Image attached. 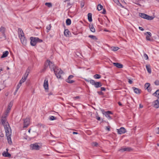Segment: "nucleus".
<instances>
[{"label":"nucleus","instance_id":"obj_10","mask_svg":"<svg viewBox=\"0 0 159 159\" xmlns=\"http://www.w3.org/2000/svg\"><path fill=\"white\" fill-rule=\"evenodd\" d=\"M117 131L118 134H121L125 133L126 130L124 128L121 127L120 129H117Z\"/></svg>","mask_w":159,"mask_h":159},{"label":"nucleus","instance_id":"obj_9","mask_svg":"<svg viewBox=\"0 0 159 159\" xmlns=\"http://www.w3.org/2000/svg\"><path fill=\"white\" fill-rule=\"evenodd\" d=\"M12 106V103L11 102L9 104L8 106V108H7V110H6V112H5V115H6V116H5L4 117H2V118L1 119L3 118L4 117H5V118H6V116L9 113L10 111V110L11 109V107Z\"/></svg>","mask_w":159,"mask_h":159},{"label":"nucleus","instance_id":"obj_35","mask_svg":"<svg viewBox=\"0 0 159 159\" xmlns=\"http://www.w3.org/2000/svg\"><path fill=\"white\" fill-rule=\"evenodd\" d=\"M45 5L49 7H52V3L50 2H46L45 3Z\"/></svg>","mask_w":159,"mask_h":159},{"label":"nucleus","instance_id":"obj_6","mask_svg":"<svg viewBox=\"0 0 159 159\" xmlns=\"http://www.w3.org/2000/svg\"><path fill=\"white\" fill-rule=\"evenodd\" d=\"M30 72V70L29 68H28L26 70V72L25 74L24 77H23L21 80L22 82H24L25 81Z\"/></svg>","mask_w":159,"mask_h":159},{"label":"nucleus","instance_id":"obj_60","mask_svg":"<svg viewBox=\"0 0 159 159\" xmlns=\"http://www.w3.org/2000/svg\"><path fill=\"white\" fill-rule=\"evenodd\" d=\"M85 80L87 82H90V80H89L85 79Z\"/></svg>","mask_w":159,"mask_h":159},{"label":"nucleus","instance_id":"obj_32","mask_svg":"<svg viewBox=\"0 0 159 159\" xmlns=\"http://www.w3.org/2000/svg\"><path fill=\"white\" fill-rule=\"evenodd\" d=\"M103 6L101 4H99L98 5L97 9L98 11L101 10Z\"/></svg>","mask_w":159,"mask_h":159},{"label":"nucleus","instance_id":"obj_12","mask_svg":"<svg viewBox=\"0 0 159 159\" xmlns=\"http://www.w3.org/2000/svg\"><path fill=\"white\" fill-rule=\"evenodd\" d=\"M74 76L72 75H70L69 76L67 79H66V81L69 83L71 84L74 82V81L71 79L73 78Z\"/></svg>","mask_w":159,"mask_h":159},{"label":"nucleus","instance_id":"obj_45","mask_svg":"<svg viewBox=\"0 0 159 159\" xmlns=\"http://www.w3.org/2000/svg\"><path fill=\"white\" fill-rule=\"evenodd\" d=\"M21 86V85L19 84H18L17 85V87H16V89H17V90H18L19 89V88H20V86Z\"/></svg>","mask_w":159,"mask_h":159},{"label":"nucleus","instance_id":"obj_47","mask_svg":"<svg viewBox=\"0 0 159 159\" xmlns=\"http://www.w3.org/2000/svg\"><path fill=\"white\" fill-rule=\"evenodd\" d=\"M156 131L157 133L159 134V128H157L156 129Z\"/></svg>","mask_w":159,"mask_h":159},{"label":"nucleus","instance_id":"obj_26","mask_svg":"<svg viewBox=\"0 0 159 159\" xmlns=\"http://www.w3.org/2000/svg\"><path fill=\"white\" fill-rule=\"evenodd\" d=\"M146 66L148 72L150 74L151 73V70L150 65H147Z\"/></svg>","mask_w":159,"mask_h":159},{"label":"nucleus","instance_id":"obj_56","mask_svg":"<svg viewBox=\"0 0 159 159\" xmlns=\"http://www.w3.org/2000/svg\"><path fill=\"white\" fill-rule=\"evenodd\" d=\"M118 103L119 106H121L122 105V104L120 102H118Z\"/></svg>","mask_w":159,"mask_h":159},{"label":"nucleus","instance_id":"obj_4","mask_svg":"<svg viewBox=\"0 0 159 159\" xmlns=\"http://www.w3.org/2000/svg\"><path fill=\"white\" fill-rule=\"evenodd\" d=\"M139 15V16L142 18L148 20H151L153 19V17L152 16H150L143 13H140Z\"/></svg>","mask_w":159,"mask_h":159},{"label":"nucleus","instance_id":"obj_42","mask_svg":"<svg viewBox=\"0 0 159 159\" xmlns=\"http://www.w3.org/2000/svg\"><path fill=\"white\" fill-rule=\"evenodd\" d=\"M144 57L145 58L146 60H148V56L146 53H144L143 55Z\"/></svg>","mask_w":159,"mask_h":159},{"label":"nucleus","instance_id":"obj_62","mask_svg":"<svg viewBox=\"0 0 159 159\" xmlns=\"http://www.w3.org/2000/svg\"><path fill=\"white\" fill-rule=\"evenodd\" d=\"M67 5H68V7H69V6H70L71 4H70V3H67Z\"/></svg>","mask_w":159,"mask_h":159},{"label":"nucleus","instance_id":"obj_31","mask_svg":"<svg viewBox=\"0 0 159 159\" xmlns=\"http://www.w3.org/2000/svg\"><path fill=\"white\" fill-rule=\"evenodd\" d=\"M66 23L67 25H70L71 23V20L70 19H67L66 20Z\"/></svg>","mask_w":159,"mask_h":159},{"label":"nucleus","instance_id":"obj_15","mask_svg":"<svg viewBox=\"0 0 159 159\" xmlns=\"http://www.w3.org/2000/svg\"><path fill=\"white\" fill-rule=\"evenodd\" d=\"M147 34H148L146 35V39L148 41H151L152 39L150 38L152 35L151 33L150 32H146V33H145V34L146 35Z\"/></svg>","mask_w":159,"mask_h":159},{"label":"nucleus","instance_id":"obj_19","mask_svg":"<svg viewBox=\"0 0 159 159\" xmlns=\"http://www.w3.org/2000/svg\"><path fill=\"white\" fill-rule=\"evenodd\" d=\"M113 64L115 66L119 68H121L123 67V65L118 63H113Z\"/></svg>","mask_w":159,"mask_h":159},{"label":"nucleus","instance_id":"obj_38","mask_svg":"<svg viewBox=\"0 0 159 159\" xmlns=\"http://www.w3.org/2000/svg\"><path fill=\"white\" fill-rule=\"evenodd\" d=\"M56 119V118L53 116H51L50 117V120H55Z\"/></svg>","mask_w":159,"mask_h":159},{"label":"nucleus","instance_id":"obj_55","mask_svg":"<svg viewBox=\"0 0 159 159\" xmlns=\"http://www.w3.org/2000/svg\"><path fill=\"white\" fill-rule=\"evenodd\" d=\"M23 83V82H22V81H21V80H20V82H19V84H20V85H21V84H22Z\"/></svg>","mask_w":159,"mask_h":159},{"label":"nucleus","instance_id":"obj_46","mask_svg":"<svg viewBox=\"0 0 159 159\" xmlns=\"http://www.w3.org/2000/svg\"><path fill=\"white\" fill-rule=\"evenodd\" d=\"M106 116L109 119H111V117L109 115H106Z\"/></svg>","mask_w":159,"mask_h":159},{"label":"nucleus","instance_id":"obj_57","mask_svg":"<svg viewBox=\"0 0 159 159\" xmlns=\"http://www.w3.org/2000/svg\"><path fill=\"white\" fill-rule=\"evenodd\" d=\"M18 90H17V89L15 91L14 93V95H15L16 94V93L17 92Z\"/></svg>","mask_w":159,"mask_h":159},{"label":"nucleus","instance_id":"obj_20","mask_svg":"<svg viewBox=\"0 0 159 159\" xmlns=\"http://www.w3.org/2000/svg\"><path fill=\"white\" fill-rule=\"evenodd\" d=\"M5 28L3 26H1L0 28V32H1L2 33L3 36L4 37H6L5 34Z\"/></svg>","mask_w":159,"mask_h":159},{"label":"nucleus","instance_id":"obj_28","mask_svg":"<svg viewBox=\"0 0 159 159\" xmlns=\"http://www.w3.org/2000/svg\"><path fill=\"white\" fill-rule=\"evenodd\" d=\"M88 19L89 22L92 21V14L91 13H89L88 14Z\"/></svg>","mask_w":159,"mask_h":159},{"label":"nucleus","instance_id":"obj_17","mask_svg":"<svg viewBox=\"0 0 159 159\" xmlns=\"http://www.w3.org/2000/svg\"><path fill=\"white\" fill-rule=\"evenodd\" d=\"M154 107L156 108H158L159 107V100H157L153 102Z\"/></svg>","mask_w":159,"mask_h":159},{"label":"nucleus","instance_id":"obj_49","mask_svg":"<svg viewBox=\"0 0 159 159\" xmlns=\"http://www.w3.org/2000/svg\"><path fill=\"white\" fill-rule=\"evenodd\" d=\"M101 89L102 91H105L106 90V89L104 87H101Z\"/></svg>","mask_w":159,"mask_h":159},{"label":"nucleus","instance_id":"obj_34","mask_svg":"<svg viewBox=\"0 0 159 159\" xmlns=\"http://www.w3.org/2000/svg\"><path fill=\"white\" fill-rule=\"evenodd\" d=\"M89 37L92 39H93L97 40V38L95 36L93 35H89L88 36Z\"/></svg>","mask_w":159,"mask_h":159},{"label":"nucleus","instance_id":"obj_44","mask_svg":"<svg viewBox=\"0 0 159 159\" xmlns=\"http://www.w3.org/2000/svg\"><path fill=\"white\" fill-rule=\"evenodd\" d=\"M0 136L1 137H3L4 136V134L1 131H0Z\"/></svg>","mask_w":159,"mask_h":159},{"label":"nucleus","instance_id":"obj_27","mask_svg":"<svg viewBox=\"0 0 159 159\" xmlns=\"http://www.w3.org/2000/svg\"><path fill=\"white\" fill-rule=\"evenodd\" d=\"M153 95L159 98V89L157 90L153 94Z\"/></svg>","mask_w":159,"mask_h":159},{"label":"nucleus","instance_id":"obj_1","mask_svg":"<svg viewBox=\"0 0 159 159\" xmlns=\"http://www.w3.org/2000/svg\"><path fill=\"white\" fill-rule=\"evenodd\" d=\"M1 121L4 126L6 132V135L7 137L8 142V143L11 144L12 143L11 138V128L8 122H7V120H6L5 117L1 119Z\"/></svg>","mask_w":159,"mask_h":159},{"label":"nucleus","instance_id":"obj_3","mask_svg":"<svg viewBox=\"0 0 159 159\" xmlns=\"http://www.w3.org/2000/svg\"><path fill=\"white\" fill-rule=\"evenodd\" d=\"M54 73L58 78H60L61 75L63 73V71L60 68L57 67H55V69H54Z\"/></svg>","mask_w":159,"mask_h":159},{"label":"nucleus","instance_id":"obj_43","mask_svg":"<svg viewBox=\"0 0 159 159\" xmlns=\"http://www.w3.org/2000/svg\"><path fill=\"white\" fill-rule=\"evenodd\" d=\"M154 83L156 85H159V80H157L154 82Z\"/></svg>","mask_w":159,"mask_h":159},{"label":"nucleus","instance_id":"obj_36","mask_svg":"<svg viewBox=\"0 0 159 159\" xmlns=\"http://www.w3.org/2000/svg\"><path fill=\"white\" fill-rule=\"evenodd\" d=\"M84 3H85V2L84 0H83L81 1V4H81L80 7L81 8H83L84 7Z\"/></svg>","mask_w":159,"mask_h":159},{"label":"nucleus","instance_id":"obj_39","mask_svg":"<svg viewBox=\"0 0 159 159\" xmlns=\"http://www.w3.org/2000/svg\"><path fill=\"white\" fill-rule=\"evenodd\" d=\"M95 81L93 80H90V83L92 85H94Z\"/></svg>","mask_w":159,"mask_h":159},{"label":"nucleus","instance_id":"obj_53","mask_svg":"<svg viewBox=\"0 0 159 159\" xmlns=\"http://www.w3.org/2000/svg\"><path fill=\"white\" fill-rule=\"evenodd\" d=\"M139 29L140 30H142V31H143L144 30V29H143L142 28V27H139Z\"/></svg>","mask_w":159,"mask_h":159},{"label":"nucleus","instance_id":"obj_25","mask_svg":"<svg viewBox=\"0 0 159 159\" xmlns=\"http://www.w3.org/2000/svg\"><path fill=\"white\" fill-rule=\"evenodd\" d=\"M133 89L134 90V92L137 94H139L140 93V89L138 88L135 87H133Z\"/></svg>","mask_w":159,"mask_h":159},{"label":"nucleus","instance_id":"obj_40","mask_svg":"<svg viewBox=\"0 0 159 159\" xmlns=\"http://www.w3.org/2000/svg\"><path fill=\"white\" fill-rule=\"evenodd\" d=\"M105 115H108L110 114H112V113L110 111H107L105 112Z\"/></svg>","mask_w":159,"mask_h":159},{"label":"nucleus","instance_id":"obj_18","mask_svg":"<svg viewBox=\"0 0 159 159\" xmlns=\"http://www.w3.org/2000/svg\"><path fill=\"white\" fill-rule=\"evenodd\" d=\"M2 156L4 157H11V154L7 152H3L2 153Z\"/></svg>","mask_w":159,"mask_h":159},{"label":"nucleus","instance_id":"obj_58","mask_svg":"<svg viewBox=\"0 0 159 159\" xmlns=\"http://www.w3.org/2000/svg\"><path fill=\"white\" fill-rule=\"evenodd\" d=\"M143 107V106L142 105H141L140 104L139 105V107L140 108H142Z\"/></svg>","mask_w":159,"mask_h":159},{"label":"nucleus","instance_id":"obj_50","mask_svg":"<svg viewBox=\"0 0 159 159\" xmlns=\"http://www.w3.org/2000/svg\"><path fill=\"white\" fill-rule=\"evenodd\" d=\"M128 82L130 84H132L133 83L132 81L130 79H128Z\"/></svg>","mask_w":159,"mask_h":159},{"label":"nucleus","instance_id":"obj_11","mask_svg":"<svg viewBox=\"0 0 159 159\" xmlns=\"http://www.w3.org/2000/svg\"><path fill=\"white\" fill-rule=\"evenodd\" d=\"M43 87L45 90L46 91H48V80L46 79L45 80L43 84Z\"/></svg>","mask_w":159,"mask_h":159},{"label":"nucleus","instance_id":"obj_23","mask_svg":"<svg viewBox=\"0 0 159 159\" xmlns=\"http://www.w3.org/2000/svg\"><path fill=\"white\" fill-rule=\"evenodd\" d=\"M64 35L66 37H69L70 36V31L68 30H65L64 31Z\"/></svg>","mask_w":159,"mask_h":159},{"label":"nucleus","instance_id":"obj_22","mask_svg":"<svg viewBox=\"0 0 159 159\" xmlns=\"http://www.w3.org/2000/svg\"><path fill=\"white\" fill-rule=\"evenodd\" d=\"M89 28L90 31L91 32L93 33L95 32V29L94 28L93 25L92 24L89 25Z\"/></svg>","mask_w":159,"mask_h":159},{"label":"nucleus","instance_id":"obj_30","mask_svg":"<svg viewBox=\"0 0 159 159\" xmlns=\"http://www.w3.org/2000/svg\"><path fill=\"white\" fill-rule=\"evenodd\" d=\"M111 50L113 51H116L118 50L119 48L117 47H111Z\"/></svg>","mask_w":159,"mask_h":159},{"label":"nucleus","instance_id":"obj_59","mask_svg":"<svg viewBox=\"0 0 159 159\" xmlns=\"http://www.w3.org/2000/svg\"><path fill=\"white\" fill-rule=\"evenodd\" d=\"M78 133L77 132H73V134H77Z\"/></svg>","mask_w":159,"mask_h":159},{"label":"nucleus","instance_id":"obj_14","mask_svg":"<svg viewBox=\"0 0 159 159\" xmlns=\"http://www.w3.org/2000/svg\"><path fill=\"white\" fill-rule=\"evenodd\" d=\"M131 150V149L129 147L127 148H121L119 150V151L121 152H125V151H130Z\"/></svg>","mask_w":159,"mask_h":159},{"label":"nucleus","instance_id":"obj_37","mask_svg":"<svg viewBox=\"0 0 159 159\" xmlns=\"http://www.w3.org/2000/svg\"><path fill=\"white\" fill-rule=\"evenodd\" d=\"M51 25L50 24L49 25H48L47 26L46 29L47 30V32H49V30L51 29Z\"/></svg>","mask_w":159,"mask_h":159},{"label":"nucleus","instance_id":"obj_21","mask_svg":"<svg viewBox=\"0 0 159 159\" xmlns=\"http://www.w3.org/2000/svg\"><path fill=\"white\" fill-rule=\"evenodd\" d=\"M102 86V84L100 82H95L94 86L96 88H99Z\"/></svg>","mask_w":159,"mask_h":159},{"label":"nucleus","instance_id":"obj_48","mask_svg":"<svg viewBox=\"0 0 159 159\" xmlns=\"http://www.w3.org/2000/svg\"><path fill=\"white\" fill-rule=\"evenodd\" d=\"M102 13L105 14L106 13V11L105 9H103Z\"/></svg>","mask_w":159,"mask_h":159},{"label":"nucleus","instance_id":"obj_24","mask_svg":"<svg viewBox=\"0 0 159 159\" xmlns=\"http://www.w3.org/2000/svg\"><path fill=\"white\" fill-rule=\"evenodd\" d=\"M9 52L7 51L3 52L2 55L1 57V58H3L7 57V56Z\"/></svg>","mask_w":159,"mask_h":159},{"label":"nucleus","instance_id":"obj_51","mask_svg":"<svg viewBox=\"0 0 159 159\" xmlns=\"http://www.w3.org/2000/svg\"><path fill=\"white\" fill-rule=\"evenodd\" d=\"M106 129L108 131H110V127L109 126H107L106 127Z\"/></svg>","mask_w":159,"mask_h":159},{"label":"nucleus","instance_id":"obj_7","mask_svg":"<svg viewBox=\"0 0 159 159\" xmlns=\"http://www.w3.org/2000/svg\"><path fill=\"white\" fill-rule=\"evenodd\" d=\"M47 63L48 64V65H49V68L51 71L54 70V69H55V68L56 67L54 66L53 63L51 61L49 60H47V62L46 63Z\"/></svg>","mask_w":159,"mask_h":159},{"label":"nucleus","instance_id":"obj_2","mask_svg":"<svg viewBox=\"0 0 159 159\" xmlns=\"http://www.w3.org/2000/svg\"><path fill=\"white\" fill-rule=\"evenodd\" d=\"M30 44L31 46H35L37 43H41L43 42L42 39H39L38 38L31 37L30 38Z\"/></svg>","mask_w":159,"mask_h":159},{"label":"nucleus","instance_id":"obj_41","mask_svg":"<svg viewBox=\"0 0 159 159\" xmlns=\"http://www.w3.org/2000/svg\"><path fill=\"white\" fill-rule=\"evenodd\" d=\"M98 143L96 142H93L92 143V145L93 146H97Z\"/></svg>","mask_w":159,"mask_h":159},{"label":"nucleus","instance_id":"obj_5","mask_svg":"<svg viewBox=\"0 0 159 159\" xmlns=\"http://www.w3.org/2000/svg\"><path fill=\"white\" fill-rule=\"evenodd\" d=\"M30 147L32 150H39L40 148V146L36 143L31 144L30 145Z\"/></svg>","mask_w":159,"mask_h":159},{"label":"nucleus","instance_id":"obj_52","mask_svg":"<svg viewBox=\"0 0 159 159\" xmlns=\"http://www.w3.org/2000/svg\"><path fill=\"white\" fill-rule=\"evenodd\" d=\"M113 0L115 3H116L117 4H118V3H119V2L118 1V0Z\"/></svg>","mask_w":159,"mask_h":159},{"label":"nucleus","instance_id":"obj_54","mask_svg":"<svg viewBox=\"0 0 159 159\" xmlns=\"http://www.w3.org/2000/svg\"><path fill=\"white\" fill-rule=\"evenodd\" d=\"M98 93L100 95H102L103 94L102 92L101 91L98 92Z\"/></svg>","mask_w":159,"mask_h":159},{"label":"nucleus","instance_id":"obj_61","mask_svg":"<svg viewBox=\"0 0 159 159\" xmlns=\"http://www.w3.org/2000/svg\"><path fill=\"white\" fill-rule=\"evenodd\" d=\"M98 120H100V118L99 117H98L97 118Z\"/></svg>","mask_w":159,"mask_h":159},{"label":"nucleus","instance_id":"obj_29","mask_svg":"<svg viewBox=\"0 0 159 159\" xmlns=\"http://www.w3.org/2000/svg\"><path fill=\"white\" fill-rule=\"evenodd\" d=\"M150 84L149 83H146L144 85V88L146 89H147L148 90V91H149V89H148L149 86H150Z\"/></svg>","mask_w":159,"mask_h":159},{"label":"nucleus","instance_id":"obj_16","mask_svg":"<svg viewBox=\"0 0 159 159\" xmlns=\"http://www.w3.org/2000/svg\"><path fill=\"white\" fill-rule=\"evenodd\" d=\"M18 33L19 38L24 36V33L22 30L20 28L18 29Z\"/></svg>","mask_w":159,"mask_h":159},{"label":"nucleus","instance_id":"obj_8","mask_svg":"<svg viewBox=\"0 0 159 159\" xmlns=\"http://www.w3.org/2000/svg\"><path fill=\"white\" fill-rule=\"evenodd\" d=\"M30 122V119L29 118H26L24 120V126L23 128H26L29 125Z\"/></svg>","mask_w":159,"mask_h":159},{"label":"nucleus","instance_id":"obj_63","mask_svg":"<svg viewBox=\"0 0 159 159\" xmlns=\"http://www.w3.org/2000/svg\"><path fill=\"white\" fill-rule=\"evenodd\" d=\"M79 96H77L75 97V98H79Z\"/></svg>","mask_w":159,"mask_h":159},{"label":"nucleus","instance_id":"obj_64","mask_svg":"<svg viewBox=\"0 0 159 159\" xmlns=\"http://www.w3.org/2000/svg\"><path fill=\"white\" fill-rule=\"evenodd\" d=\"M52 93H49V94H48V95H52Z\"/></svg>","mask_w":159,"mask_h":159},{"label":"nucleus","instance_id":"obj_13","mask_svg":"<svg viewBox=\"0 0 159 159\" xmlns=\"http://www.w3.org/2000/svg\"><path fill=\"white\" fill-rule=\"evenodd\" d=\"M20 39V41L22 43L23 45H25L26 43V40L25 39L24 36L19 38Z\"/></svg>","mask_w":159,"mask_h":159},{"label":"nucleus","instance_id":"obj_33","mask_svg":"<svg viewBox=\"0 0 159 159\" xmlns=\"http://www.w3.org/2000/svg\"><path fill=\"white\" fill-rule=\"evenodd\" d=\"M93 77L95 79H100L101 77V76L100 75L96 74L93 76Z\"/></svg>","mask_w":159,"mask_h":159}]
</instances>
